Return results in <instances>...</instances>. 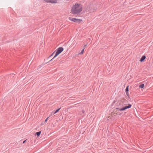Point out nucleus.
<instances>
[{
	"label": "nucleus",
	"mask_w": 153,
	"mask_h": 153,
	"mask_svg": "<svg viewBox=\"0 0 153 153\" xmlns=\"http://www.w3.org/2000/svg\"><path fill=\"white\" fill-rule=\"evenodd\" d=\"M82 6L80 3H76L73 4L71 8V13L74 15L79 14L82 11Z\"/></svg>",
	"instance_id": "1"
},
{
	"label": "nucleus",
	"mask_w": 153,
	"mask_h": 153,
	"mask_svg": "<svg viewBox=\"0 0 153 153\" xmlns=\"http://www.w3.org/2000/svg\"><path fill=\"white\" fill-rule=\"evenodd\" d=\"M125 106L123 107L122 108H117L115 111L114 113L116 114H118L120 115L121 114L120 113V111H125L126 109L130 108L132 106V105L129 103L126 104H125Z\"/></svg>",
	"instance_id": "2"
},
{
	"label": "nucleus",
	"mask_w": 153,
	"mask_h": 153,
	"mask_svg": "<svg viewBox=\"0 0 153 153\" xmlns=\"http://www.w3.org/2000/svg\"><path fill=\"white\" fill-rule=\"evenodd\" d=\"M63 50V48L62 47L59 48L56 50V52L54 56V57H56Z\"/></svg>",
	"instance_id": "3"
},
{
	"label": "nucleus",
	"mask_w": 153,
	"mask_h": 153,
	"mask_svg": "<svg viewBox=\"0 0 153 153\" xmlns=\"http://www.w3.org/2000/svg\"><path fill=\"white\" fill-rule=\"evenodd\" d=\"M69 19L71 21L74 22H78L81 21V19H76L75 18H72L71 17L69 18Z\"/></svg>",
	"instance_id": "4"
},
{
	"label": "nucleus",
	"mask_w": 153,
	"mask_h": 153,
	"mask_svg": "<svg viewBox=\"0 0 153 153\" xmlns=\"http://www.w3.org/2000/svg\"><path fill=\"white\" fill-rule=\"evenodd\" d=\"M45 1L52 3H55L57 2V0H44Z\"/></svg>",
	"instance_id": "5"
},
{
	"label": "nucleus",
	"mask_w": 153,
	"mask_h": 153,
	"mask_svg": "<svg viewBox=\"0 0 153 153\" xmlns=\"http://www.w3.org/2000/svg\"><path fill=\"white\" fill-rule=\"evenodd\" d=\"M60 109H61V108L58 109L57 110H56L55 111H52L51 114V115H53L54 114H56V113L58 112L59 111Z\"/></svg>",
	"instance_id": "6"
},
{
	"label": "nucleus",
	"mask_w": 153,
	"mask_h": 153,
	"mask_svg": "<svg viewBox=\"0 0 153 153\" xmlns=\"http://www.w3.org/2000/svg\"><path fill=\"white\" fill-rule=\"evenodd\" d=\"M146 58V56H142L141 59L140 60V62H143L145 59Z\"/></svg>",
	"instance_id": "7"
},
{
	"label": "nucleus",
	"mask_w": 153,
	"mask_h": 153,
	"mask_svg": "<svg viewBox=\"0 0 153 153\" xmlns=\"http://www.w3.org/2000/svg\"><path fill=\"white\" fill-rule=\"evenodd\" d=\"M128 86H127L126 89V94L128 95Z\"/></svg>",
	"instance_id": "8"
},
{
	"label": "nucleus",
	"mask_w": 153,
	"mask_h": 153,
	"mask_svg": "<svg viewBox=\"0 0 153 153\" xmlns=\"http://www.w3.org/2000/svg\"><path fill=\"white\" fill-rule=\"evenodd\" d=\"M144 87V84H142L141 85H140L139 86V88H143Z\"/></svg>",
	"instance_id": "9"
},
{
	"label": "nucleus",
	"mask_w": 153,
	"mask_h": 153,
	"mask_svg": "<svg viewBox=\"0 0 153 153\" xmlns=\"http://www.w3.org/2000/svg\"><path fill=\"white\" fill-rule=\"evenodd\" d=\"M41 133V131L38 132L36 133V134L37 135V136L38 137H39V135H40Z\"/></svg>",
	"instance_id": "10"
},
{
	"label": "nucleus",
	"mask_w": 153,
	"mask_h": 153,
	"mask_svg": "<svg viewBox=\"0 0 153 153\" xmlns=\"http://www.w3.org/2000/svg\"><path fill=\"white\" fill-rule=\"evenodd\" d=\"M84 49H83L81 52V53L79 54H83Z\"/></svg>",
	"instance_id": "11"
},
{
	"label": "nucleus",
	"mask_w": 153,
	"mask_h": 153,
	"mask_svg": "<svg viewBox=\"0 0 153 153\" xmlns=\"http://www.w3.org/2000/svg\"><path fill=\"white\" fill-rule=\"evenodd\" d=\"M48 118H49V117H48L46 118V119H45V123H46L47 122V121H48Z\"/></svg>",
	"instance_id": "12"
},
{
	"label": "nucleus",
	"mask_w": 153,
	"mask_h": 153,
	"mask_svg": "<svg viewBox=\"0 0 153 153\" xmlns=\"http://www.w3.org/2000/svg\"><path fill=\"white\" fill-rule=\"evenodd\" d=\"M122 100H123V102H124V101H126V100L125 99H124V98H123V99H122Z\"/></svg>",
	"instance_id": "13"
},
{
	"label": "nucleus",
	"mask_w": 153,
	"mask_h": 153,
	"mask_svg": "<svg viewBox=\"0 0 153 153\" xmlns=\"http://www.w3.org/2000/svg\"><path fill=\"white\" fill-rule=\"evenodd\" d=\"M55 58V57H54L52 59H51V60L50 61H52V60H53Z\"/></svg>",
	"instance_id": "14"
},
{
	"label": "nucleus",
	"mask_w": 153,
	"mask_h": 153,
	"mask_svg": "<svg viewBox=\"0 0 153 153\" xmlns=\"http://www.w3.org/2000/svg\"><path fill=\"white\" fill-rule=\"evenodd\" d=\"M26 141V140H25L23 142V143H24Z\"/></svg>",
	"instance_id": "15"
},
{
	"label": "nucleus",
	"mask_w": 153,
	"mask_h": 153,
	"mask_svg": "<svg viewBox=\"0 0 153 153\" xmlns=\"http://www.w3.org/2000/svg\"><path fill=\"white\" fill-rule=\"evenodd\" d=\"M54 52L53 53H52V54H51V56H52V55H53V54L54 53Z\"/></svg>",
	"instance_id": "16"
}]
</instances>
